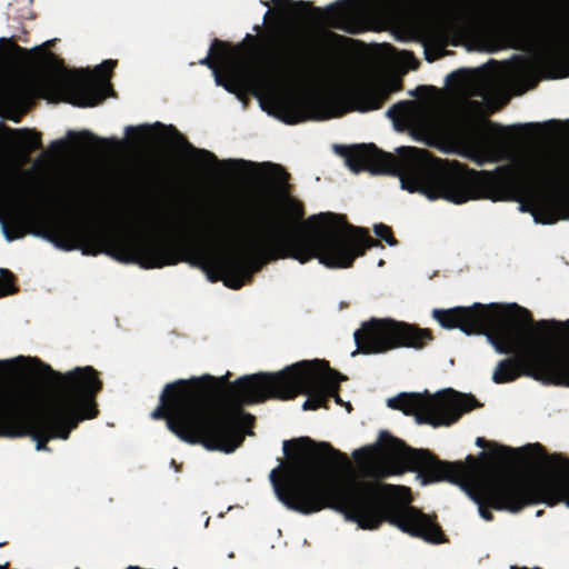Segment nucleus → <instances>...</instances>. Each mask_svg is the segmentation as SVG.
Instances as JSON below:
<instances>
[{"mask_svg": "<svg viewBox=\"0 0 569 569\" xmlns=\"http://www.w3.org/2000/svg\"><path fill=\"white\" fill-rule=\"evenodd\" d=\"M29 362L31 377L52 396L49 406L30 409L29 393L18 386L0 387V436L31 437L36 449L50 450L51 439L67 440L79 423L99 415L97 396L102 390L99 372L91 366L61 373L38 358L19 356L0 360L1 370Z\"/></svg>", "mask_w": 569, "mask_h": 569, "instance_id": "423d86ee", "label": "nucleus"}, {"mask_svg": "<svg viewBox=\"0 0 569 569\" xmlns=\"http://www.w3.org/2000/svg\"><path fill=\"white\" fill-rule=\"evenodd\" d=\"M399 79L363 86L353 91L332 88L326 93L312 96L280 94L272 92L270 102L276 116L287 124L307 120H328L349 111L367 112L380 109L392 92L400 91Z\"/></svg>", "mask_w": 569, "mask_h": 569, "instance_id": "6e6552de", "label": "nucleus"}, {"mask_svg": "<svg viewBox=\"0 0 569 569\" xmlns=\"http://www.w3.org/2000/svg\"><path fill=\"white\" fill-rule=\"evenodd\" d=\"M170 129L174 131V133L178 136V138L182 141L183 147L190 151L192 154H194L196 160L199 166L202 167H214V166H226L229 168L234 167H256L257 164L254 162L246 161L242 159L239 160H223L220 161L214 153H212L209 150L206 149H199L193 147L178 130L170 126Z\"/></svg>", "mask_w": 569, "mask_h": 569, "instance_id": "dca6fc26", "label": "nucleus"}, {"mask_svg": "<svg viewBox=\"0 0 569 569\" xmlns=\"http://www.w3.org/2000/svg\"><path fill=\"white\" fill-rule=\"evenodd\" d=\"M346 31L350 32V33H355L356 31L353 29H346Z\"/></svg>", "mask_w": 569, "mask_h": 569, "instance_id": "4c0bfd02", "label": "nucleus"}, {"mask_svg": "<svg viewBox=\"0 0 569 569\" xmlns=\"http://www.w3.org/2000/svg\"><path fill=\"white\" fill-rule=\"evenodd\" d=\"M382 450L391 458L387 466H376L371 476L381 479L406 470L418 471L425 482L449 481L461 485L471 480L480 469L479 460L472 455L466 461H442L428 449H415L402 440L382 431L379 437Z\"/></svg>", "mask_w": 569, "mask_h": 569, "instance_id": "9d476101", "label": "nucleus"}, {"mask_svg": "<svg viewBox=\"0 0 569 569\" xmlns=\"http://www.w3.org/2000/svg\"><path fill=\"white\" fill-rule=\"evenodd\" d=\"M472 499L479 506L480 516L487 521L493 519L488 507L517 513L537 503L556 506L567 501L569 505V472L545 471L533 480L511 475H492L478 483Z\"/></svg>", "mask_w": 569, "mask_h": 569, "instance_id": "1a4fd4ad", "label": "nucleus"}, {"mask_svg": "<svg viewBox=\"0 0 569 569\" xmlns=\"http://www.w3.org/2000/svg\"><path fill=\"white\" fill-rule=\"evenodd\" d=\"M16 51L21 53H27V50L21 48L20 46H16Z\"/></svg>", "mask_w": 569, "mask_h": 569, "instance_id": "2f4dec72", "label": "nucleus"}, {"mask_svg": "<svg viewBox=\"0 0 569 569\" xmlns=\"http://www.w3.org/2000/svg\"><path fill=\"white\" fill-rule=\"evenodd\" d=\"M292 6H293V9L297 11V13L303 14L310 4L305 1H297V2H293Z\"/></svg>", "mask_w": 569, "mask_h": 569, "instance_id": "bb28decb", "label": "nucleus"}, {"mask_svg": "<svg viewBox=\"0 0 569 569\" xmlns=\"http://www.w3.org/2000/svg\"><path fill=\"white\" fill-rule=\"evenodd\" d=\"M372 449L371 448H361L359 450H356L353 452V457L356 459H359L361 456H363L366 459H371Z\"/></svg>", "mask_w": 569, "mask_h": 569, "instance_id": "a878e982", "label": "nucleus"}, {"mask_svg": "<svg viewBox=\"0 0 569 569\" xmlns=\"http://www.w3.org/2000/svg\"><path fill=\"white\" fill-rule=\"evenodd\" d=\"M267 178L274 193L281 197L283 216L268 223L263 232L246 233L244 256L219 253L207 246H187L180 251L170 241L160 238L127 239L113 233L93 229L74 221V250L83 254L107 253L124 263H137L144 269L176 264L181 254L191 253L194 264L207 271L210 281H223L230 289L239 290L251 282L254 272L262 264L293 259L307 263L312 259L328 268H349L353 261L373 247H382L380 240L369 231L347 222L342 214L325 212L309 217L310 224H318L311 231L297 228L305 219V206L289 194L290 174L278 163L263 162Z\"/></svg>", "mask_w": 569, "mask_h": 569, "instance_id": "f257e3e1", "label": "nucleus"}, {"mask_svg": "<svg viewBox=\"0 0 569 569\" xmlns=\"http://www.w3.org/2000/svg\"><path fill=\"white\" fill-rule=\"evenodd\" d=\"M397 154L373 143L346 149L347 166L353 172L397 176L409 192L430 200L461 204L469 200L520 201L535 221L553 224L569 219V162L550 153H536L493 171H477L457 160H442L417 147H399Z\"/></svg>", "mask_w": 569, "mask_h": 569, "instance_id": "f03ea898", "label": "nucleus"}, {"mask_svg": "<svg viewBox=\"0 0 569 569\" xmlns=\"http://www.w3.org/2000/svg\"><path fill=\"white\" fill-rule=\"evenodd\" d=\"M561 126V122L559 120H548L542 123L535 122V123H526L522 126H512V127H499L500 131H537L541 128L546 129H558Z\"/></svg>", "mask_w": 569, "mask_h": 569, "instance_id": "6ab92c4d", "label": "nucleus"}, {"mask_svg": "<svg viewBox=\"0 0 569 569\" xmlns=\"http://www.w3.org/2000/svg\"><path fill=\"white\" fill-rule=\"evenodd\" d=\"M50 149L54 153H62L69 149V141L64 139H58L51 142Z\"/></svg>", "mask_w": 569, "mask_h": 569, "instance_id": "393cba45", "label": "nucleus"}, {"mask_svg": "<svg viewBox=\"0 0 569 569\" xmlns=\"http://www.w3.org/2000/svg\"><path fill=\"white\" fill-rule=\"evenodd\" d=\"M52 88L51 78L6 80L0 78V106L18 109L31 104L37 97H44Z\"/></svg>", "mask_w": 569, "mask_h": 569, "instance_id": "2eb2a0df", "label": "nucleus"}, {"mask_svg": "<svg viewBox=\"0 0 569 569\" xmlns=\"http://www.w3.org/2000/svg\"><path fill=\"white\" fill-rule=\"evenodd\" d=\"M552 458H553L555 460H559V459H560V457H559V456H557V455H553V457H552Z\"/></svg>", "mask_w": 569, "mask_h": 569, "instance_id": "58836bf2", "label": "nucleus"}, {"mask_svg": "<svg viewBox=\"0 0 569 569\" xmlns=\"http://www.w3.org/2000/svg\"><path fill=\"white\" fill-rule=\"evenodd\" d=\"M40 194H41V198L43 200H46L47 203H53L56 206H59L61 208H63V211L64 212H69L70 211V206L66 202L64 198L60 194H51L50 197L44 193V190L42 187H40Z\"/></svg>", "mask_w": 569, "mask_h": 569, "instance_id": "b1692460", "label": "nucleus"}, {"mask_svg": "<svg viewBox=\"0 0 569 569\" xmlns=\"http://www.w3.org/2000/svg\"><path fill=\"white\" fill-rule=\"evenodd\" d=\"M116 66V60H104L92 72L82 71L76 79L63 80L66 101L80 108L99 104L106 98L104 87L111 89L109 81Z\"/></svg>", "mask_w": 569, "mask_h": 569, "instance_id": "ddd939ff", "label": "nucleus"}, {"mask_svg": "<svg viewBox=\"0 0 569 569\" xmlns=\"http://www.w3.org/2000/svg\"><path fill=\"white\" fill-rule=\"evenodd\" d=\"M268 16H269V11L266 12V14H264V22L267 21Z\"/></svg>", "mask_w": 569, "mask_h": 569, "instance_id": "ea45409f", "label": "nucleus"}, {"mask_svg": "<svg viewBox=\"0 0 569 569\" xmlns=\"http://www.w3.org/2000/svg\"><path fill=\"white\" fill-rule=\"evenodd\" d=\"M253 30H254L257 33H260V31H261V26H260V24H256V26L253 27Z\"/></svg>", "mask_w": 569, "mask_h": 569, "instance_id": "473e14b6", "label": "nucleus"}, {"mask_svg": "<svg viewBox=\"0 0 569 569\" xmlns=\"http://www.w3.org/2000/svg\"><path fill=\"white\" fill-rule=\"evenodd\" d=\"M373 231L379 239L385 240L389 246H396L398 243L391 227L385 223H377L373 226Z\"/></svg>", "mask_w": 569, "mask_h": 569, "instance_id": "aec40b11", "label": "nucleus"}, {"mask_svg": "<svg viewBox=\"0 0 569 569\" xmlns=\"http://www.w3.org/2000/svg\"><path fill=\"white\" fill-rule=\"evenodd\" d=\"M229 377L230 372L220 378L204 375L166 385L151 418L166 420L168 429L187 443L231 453L243 442L244 429L254 425V417L242 406L307 395L303 410L329 408L328 396L336 395L340 382L347 380L319 359L302 360L273 373L243 376L233 382Z\"/></svg>", "mask_w": 569, "mask_h": 569, "instance_id": "7ed1b4c3", "label": "nucleus"}, {"mask_svg": "<svg viewBox=\"0 0 569 569\" xmlns=\"http://www.w3.org/2000/svg\"><path fill=\"white\" fill-rule=\"evenodd\" d=\"M68 137H70V138H72V139L77 140L78 142H80L79 140L84 139V140H86V142H98V143L103 144V146H106V144H108V143H109V140H107V139H101V138H99V137H97V136L92 134V133H91V132H89V131H81V132H80V133H78V134H77V133H74L73 131H69V132H68Z\"/></svg>", "mask_w": 569, "mask_h": 569, "instance_id": "4be33fe9", "label": "nucleus"}, {"mask_svg": "<svg viewBox=\"0 0 569 569\" xmlns=\"http://www.w3.org/2000/svg\"><path fill=\"white\" fill-rule=\"evenodd\" d=\"M408 104L407 101L397 102L393 106H391L387 112L388 117L392 120L397 121L400 118L405 117L408 112Z\"/></svg>", "mask_w": 569, "mask_h": 569, "instance_id": "5701e85b", "label": "nucleus"}, {"mask_svg": "<svg viewBox=\"0 0 569 569\" xmlns=\"http://www.w3.org/2000/svg\"><path fill=\"white\" fill-rule=\"evenodd\" d=\"M432 318L447 330L485 335L498 353L511 355L497 363L495 383L525 376L543 385L569 388V319L535 321L528 309L516 303L505 308L479 302L433 309Z\"/></svg>", "mask_w": 569, "mask_h": 569, "instance_id": "39448f33", "label": "nucleus"}, {"mask_svg": "<svg viewBox=\"0 0 569 569\" xmlns=\"http://www.w3.org/2000/svg\"><path fill=\"white\" fill-rule=\"evenodd\" d=\"M8 568V563L6 565H0V569H7Z\"/></svg>", "mask_w": 569, "mask_h": 569, "instance_id": "e433bc0d", "label": "nucleus"}, {"mask_svg": "<svg viewBox=\"0 0 569 569\" xmlns=\"http://www.w3.org/2000/svg\"><path fill=\"white\" fill-rule=\"evenodd\" d=\"M346 408H347V410H348L349 412L352 410V407H351L350 402H348V403L346 405Z\"/></svg>", "mask_w": 569, "mask_h": 569, "instance_id": "72a5a7b5", "label": "nucleus"}, {"mask_svg": "<svg viewBox=\"0 0 569 569\" xmlns=\"http://www.w3.org/2000/svg\"><path fill=\"white\" fill-rule=\"evenodd\" d=\"M16 280V276L9 269L0 268V298L19 291Z\"/></svg>", "mask_w": 569, "mask_h": 569, "instance_id": "a211bd4d", "label": "nucleus"}, {"mask_svg": "<svg viewBox=\"0 0 569 569\" xmlns=\"http://www.w3.org/2000/svg\"><path fill=\"white\" fill-rule=\"evenodd\" d=\"M569 76V70L567 72H565L561 77H568Z\"/></svg>", "mask_w": 569, "mask_h": 569, "instance_id": "79ce46f5", "label": "nucleus"}, {"mask_svg": "<svg viewBox=\"0 0 569 569\" xmlns=\"http://www.w3.org/2000/svg\"><path fill=\"white\" fill-rule=\"evenodd\" d=\"M17 132L19 133L20 144L26 156H29L34 150L42 149L43 146L40 132L31 129H21Z\"/></svg>", "mask_w": 569, "mask_h": 569, "instance_id": "f3484780", "label": "nucleus"}, {"mask_svg": "<svg viewBox=\"0 0 569 569\" xmlns=\"http://www.w3.org/2000/svg\"><path fill=\"white\" fill-rule=\"evenodd\" d=\"M480 458H481V459H486V458H487V452L482 451V452L480 453Z\"/></svg>", "mask_w": 569, "mask_h": 569, "instance_id": "f704fd0d", "label": "nucleus"}, {"mask_svg": "<svg viewBox=\"0 0 569 569\" xmlns=\"http://www.w3.org/2000/svg\"><path fill=\"white\" fill-rule=\"evenodd\" d=\"M455 76H456V73H450V74L448 76V79L453 78Z\"/></svg>", "mask_w": 569, "mask_h": 569, "instance_id": "a19ab883", "label": "nucleus"}, {"mask_svg": "<svg viewBox=\"0 0 569 569\" xmlns=\"http://www.w3.org/2000/svg\"><path fill=\"white\" fill-rule=\"evenodd\" d=\"M283 452L288 457L284 479L273 469L270 481L287 508L303 515L332 509L362 530H377L388 522L429 543L448 541L436 515L422 512L397 495L405 487L357 478L339 482L322 476L328 465L348 463L347 456L330 443L301 437L283 441Z\"/></svg>", "mask_w": 569, "mask_h": 569, "instance_id": "20e7f679", "label": "nucleus"}, {"mask_svg": "<svg viewBox=\"0 0 569 569\" xmlns=\"http://www.w3.org/2000/svg\"><path fill=\"white\" fill-rule=\"evenodd\" d=\"M283 32L268 27L262 34H250L243 42L231 46L229 42L214 39L207 57L199 61L213 72L217 86L230 93L242 92L253 83V77L243 61V51L249 50L256 59L278 63L307 78H319L330 69V59L325 50L315 41L299 39L296 41L298 51L289 52L279 49Z\"/></svg>", "mask_w": 569, "mask_h": 569, "instance_id": "0eeeda50", "label": "nucleus"}, {"mask_svg": "<svg viewBox=\"0 0 569 569\" xmlns=\"http://www.w3.org/2000/svg\"><path fill=\"white\" fill-rule=\"evenodd\" d=\"M358 351L363 355L385 353L398 348L421 350L435 337L430 329L390 318H371L353 333Z\"/></svg>", "mask_w": 569, "mask_h": 569, "instance_id": "f8f14e48", "label": "nucleus"}, {"mask_svg": "<svg viewBox=\"0 0 569 569\" xmlns=\"http://www.w3.org/2000/svg\"><path fill=\"white\" fill-rule=\"evenodd\" d=\"M499 449H500L501 451L509 450V448H507V447H505V446H500V447H499Z\"/></svg>", "mask_w": 569, "mask_h": 569, "instance_id": "c9c22d12", "label": "nucleus"}, {"mask_svg": "<svg viewBox=\"0 0 569 569\" xmlns=\"http://www.w3.org/2000/svg\"><path fill=\"white\" fill-rule=\"evenodd\" d=\"M330 398H335V400H336V402H337V403L342 405V400H341V398H340V396H339V389L337 390V393H336V395H329V396H328V400H329Z\"/></svg>", "mask_w": 569, "mask_h": 569, "instance_id": "c85d7f7f", "label": "nucleus"}, {"mask_svg": "<svg viewBox=\"0 0 569 569\" xmlns=\"http://www.w3.org/2000/svg\"><path fill=\"white\" fill-rule=\"evenodd\" d=\"M529 448L538 449L539 451H543V447L540 443L529 445Z\"/></svg>", "mask_w": 569, "mask_h": 569, "instance_id": "7c9ffc66", "label": "nucleus"}, {"mask_svg": "<svg viewBox=\"0 0 569 569\" xmlns=\"http://www.w3.org/2000/svg\"><path fill=\"white\" fill-rule=\"evenodd\" d=\"M151 132V128L149 126H138L132 127L129 126L126 128V133L132 138L136 142H143L148 139Z\"/></svg>", "mask_w": 569, "mask_h": 569, "instance_id": "412c9836", "label": "nucleus"}, {"mask_svg": "<svg viewBox=\"0 0 569 569\" xmlns=\"http://www.w3.org/2000/svg\"><path fill=\"white\" fill-rule=\"evenodd\" d=\"M563 14L555 13L539 23L522 24L517 32L526 38L546 40L541 60L546 64H557L569 59V31Z\"/></svg>", "mask_w": 569, "mask_h": 569, "instance_id": "4468645a", "label": "nucleus"}, {"mask_svg": "<svg viewBox=\"0 0 569 569\" xmlns=\"http://www.w3.org/2000/svg\"><path fill=\"white\" fill-rule=\"evenodd\" d=\"M389 408L415 416L418 423L432 427L451 426L465 413L482 407L471 393H463L448 388L436 395L402 392L387 401Z\"/></svg>", "mask_w": 569, "mask_h": 569, "instance_id": "9b49d317", "label": "nucleus"}, {"mask_svg": "<svg viewBox=\"0 0 569 569\" xmlns=\"http://www.w3.org/2000/svg\"><path fill=\"white\" fill-rule=\"evenodd\" d=\"M565 465L569 467V460H566V461H565Z\"/></svg>", "mask_w": 569, "mask_h": 569, "instance_id": "37998d69", "label": "nucleus"}, {"mask_svg": "<svg viewBox=\"0 0 569 569\" xmlns=\"http://www.w3.org/2000/svg\"><path fill=\"white\" fill-rule=\"evenodd\" d=\"M476 445H477L478 447H480V448H486V447L488 446V442H487V440H486L485 438H482V437H478V438L476 439Z\"/></svg>", "mask_w": 569, "mask_h": 569, "instance_id": "cd10ccee", "label": "nucleus"}, {"mask_svg": "<svg viewBox=\"0 0 569 569\" xmlns=\"http://www.w3.org/2000/svg\"><path fill=\"white\" fill-rule=\"evenodd\" d=\"M426 60H428L429 62H432L433 60L437 59V56H432L428 49H426Z\"/></svg>", "mask_w": 569, "mask_h": 569, "instance_id": "c756f323", "label": "nucleus"}]
</instances>
